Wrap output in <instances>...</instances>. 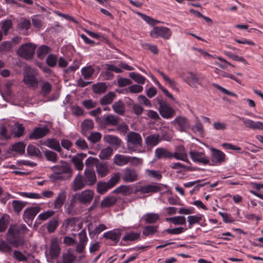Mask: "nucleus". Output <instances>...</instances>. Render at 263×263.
<instances>
[{
	"label": "nucleus",
	"mask_w": 263,
	"mask_h": 263,
	"mask_svg": "<svg viewBox=\"0 0 263 263\" xmlns=\"http://www.w3.org/2000/svg\"><path fill=\"white\" fill-rule=\"evenodd\" d=\"M38 75L39 72L36 69L30 67H27L24 72L23 82L29 88L35 90L39 86Z\"/></svg>",
	"instance_id": "1"
},
{
	"label": "nucleus",
	"mask_w": 263,
	"mask_h": 263,
	"mask_svg": "<svg viewBox=\"0 0 263 263\" xmlns=\"http://www.w3.org/2000/svg\"><path fill=\"white\" fill-rule=\"evenodd\" d=\"M7 241L15 247H17L23 244V236L20 233V229L18 226L11 225L10 226L6 234Z\"/></svg>",
	"instance_id": "2"
},
{
	"label": "nucleus",
	"mask_w": 263,
	"mask_h": 263,
	"mask_svg": "<svg viewBox=\"0 0 263 263\" xmlns=\"http://www.w3.org/2000/svg\"><path fill=\"white\" fill-rule=\"evenodd\" d=\"M155 101L159 104L158 111L163 118L168 119L175 116V110L161 97H157Z\"/></svg>",
	"instance_id": "3"
},
{
	"label": "nucleus",
	"mask_w": 263,
	"mask_h": 263,
	"mask_svg": "<svg viewBox=\"0 0 263 263\" xmlns=\"http://www.w3.org/2000/svg\"><path fill=\"white\" fill-rule=\"evenodd\" d=\"M36 46L30 43H27L21 45L17 51V54L22 58L28 60L32 59Z\"/></svg>",
	"instance_id": "4"
},
{
	"label": "nucleus",
	"mask_w": 263,
	"mask_h": 263,
	"mask_svg": "<svg viewBox=\"0 0 263 263\" xmlns=\"http://www.w3.org/2000/svg\"><path fill=\"white\" fill-rule=\"evenodd\" d=\"M142 139L141 135L134 132H130L127 135V146L130 151L134 152L135 146H141Z\"/></svg>",
	"instance_id": "5"
},
{
	"label": "nucleus",
	"mask_w": 263,
	"mask_h": 263,
	"mask_svg": "<svg viewBox=\"0 0 263 263\" xmlns=\"http://www.w3.org/2000/svg\"><path fill=\"white\" fill-rule=\"evenodd\" d=\"M149 35L153 38L160 37L164 40H168L172 35V31L170 28L166 27L154 26L150 31Z\"/></svg>",
	"instance_id": "6"
},
{
	"label": "nucleus",
	"mask_w": 263,
	"mask_h": 263,
	"mask_svg": "<svg viewBox=\"0 0 263 263\" xmlns=\"http://www.w3.org/2000/svg\"><path fill=\"white\" fill-rule=\"evenodd\" d=\"M171 124L180 132H186L190 128L191 125L187 118L182 116H178L171 122Z\"/></svg>",
	"instance_id": "7"
},
{
	"label": "nucleus",
	"mask_w": 263,
	"mask_h": 263,
	"mask_svg": "<svg viewBox=\"0 0 263 263\" xmlns=\"http://www.w3.org/2000/svg\"><path fill=\"white\" fill-rule=\"evenodd\" d=\"M121 177L124 182L132 183L137 181L139 179V175L135 169L126 167L123 170Z\"/></svg>",
	"instance_id": "8"
},
{
	"label": "nucleus",
	"mask_w": 263,
	"mask_h": 263,
	"mask_svg": "<svg viewBox=\"0 0 263 263\" xmlns=\"http://www.w3.org/2000/svg\"><path fill=\"white\" fill-rule=\"evenodd\" d=\"M95 192L91 190H85L81 192L76 193L74 197L81 203L88 204L92 200Z\"/></svg>",
	"instance_id": "9"
},
{
	"label": "nucleus",
	"mask_w": 263,
	"mask_h": 263,
	"mask_svg": "<svg viewBox=\"0 0 263 263\" xmlns=\"http://www.w3.org/2000/svg\"><path fill=\"white\" fill-rule=\"evenodd\" d=\"M51 170L53 172L58 175L67 174L69 178L71 177L72 174L71 167L67 162L63 161H61L60 164L52 166Z\"/></svg>",
	"instance_id": "10"
},
{
	"label": "nucleus",
	"mask_w": 263,
	"mask_h": 263,
	"mask_svg": "<svg viewBox=\"0 0 263 263\" xmlns=\"http://www.w3.org/2000/svg\"><path fill=\"white\" fill-rule=\"evenodd\" d=\"M189 154L191 159L194 162L202 164H210V159L204 153L196 151H191L190 152Z\"/></svg>",
	"instance_id": "11"
},
{
	"label": "nucleus",
	"mask_w": 263,
	"mask_h": 263,
	"mask_svg": "<svg viewBox=\"0 0 263 263\" xmlns=\"http://www.w3.org/2000/svg\"><path fill=\"white\" fill-rule=\"evenodd\" d=\"M61 252V248L60 247L58 239L57 237L51 239L49 246V253L51 259L58 258Z\"/></svg>",
	"instance_id": "12"
},
{
	"label": "nucleus",
	"mask_w": 263,
	"mask_h": 263,
	"mask_svg": "<svg viewBox=\"0 0 263 263\" xmlns=\"http://www.w3.org/2000/svg\"><path fill=\"white\" fill-rule=\"evenodd\" d=\"M84 180L88 186H92L97 182V176L93 168L86 167L84 172Z\"/></svg>",
	"instance_id": "13"
},
{
	"label": "nucleus",
	"mask_w": 263,
	"mask_h": 263,
	"mask_svg": "<svg viewBox=\"0 0 263 263\" xmlns=\"http://www.w3.org/2000/svg\"><path fill=\"white\" fill-rule=\"evenodd\" d=\"M49 132V129L46 126L41 127H35L33 132L29 134V138L32 140L41 139L48 135Z\"/></svg>",
	"instance_id": "14"
},
{
	"label": "nucleus",
	"mask_w": 263,
	"mask_h": 263,
	"mask_svg": "<svg viewBox=\"0 0 263 263\" xmlns=\"http://www.w3.org/2000/svg\"><path fill=\"white\" fill-rule=\"evenodd\" d=\"M202 78V77H199L192 72H188V76L185 78L184 81L190 86L196 88L198 85L201 84V80Z\"/></svg>",
	"instance_id": "15"
},
{
	"label": "nucleus",
	"mask_w": 263,
	"mask_h": 263,
	"mask_svg": "<svg viewBox=\"0 0 263 263\" xmlns=\"http://www.w3.org/2000/svg\"><path fill=\"white\" fill-rule=\"evenodd\" d=\"M162 187L158 184H148L146 185L141 186L139 187V192L141 194L155 193L160 192Z\"/></svg>",
	"instance_id": "16"
},
{
	"label": "nucleus",
	"mask_w": 263,
	"mask_h": 263,
	"mask_svg": "<svg viewBox=\"0 0 263 263\" xmlns=\"http://www.w3.org/2000/svg\"><path fill=\"white\" fill-rule=\"evenodd\" d=\"M86 185H87L83 176L81 174H78L72 182L71 188L73 191L76 192L84 188Z\"/></svg>",
	"instance_id": "17"
},
{
	"label": "nucleus",
	"mask_w": 263,
	"mask_h": 263,
	"mask_svg": "<svg viewBox=\"0 0 263 263\" xmlns=\"http://www.w3.org/2000/svg\"><path fill=\"white\" fill-rule=\"evenodd\" d=\"M96 170L99 177H104L110 172L108 164L106 162H99L96 164Z\"/></svg>",
	"instance_id": "18"
},
{
	"label": "nucleus",
	"mask_w": 263,
	"mask_h": 263,
	"mask_svg": "<svg viewBox=\"0 0 263 263\" xmlns=\"http://www.w3.org/2000/svg\"><path fill=\"white\" fill-rule=\"evenodd\" d=\"M40 143L41 145L46 146L60 153L62 152V149L61 147L59 142L54 138H49L46 140H41L40 141Z\"/></svg>",
	"instance_id": "19"
},
{
	"label": "nucleus",
	"mask_w": 263,
	"mask_h": 263,
	"mask_svg": "<svg viewBox=\"0 0 263 263\" xmlns=\"http://www.w3.org/2000/svg\"><path fill=\"white\" fill-rule=\"evenodd\" d=\"M120 118L114 115H107L102 120L100 121V124L104 127L108 126H116L118 124Z\"/></svg>",
	"instance_id": "20"
},
{
	"label": "nucleus",
	"mask_w": 263,
	"mask_h": 263,
	"mask_svg": "<svg viewBox=\"0 0 263 263\" xmlns=\"http://www.w3.org/2000/svg\"><path fill=\"white\" fill-rule=\"evenodd\" d=\"M210 150L213 162L218 164L224 162L226 155L222 151L214 147L211 148Z\"/></svg>",
	"instance_id": "21"
},
{
	"label": "nucleus",
	"mask_w": 263,
	"mask_h": 263,
	"mask_svg": "<svg viewBox=\"0 0 263 263\" xmlns=\"http://www.w3.org/2000/svg\"><path fill=\"white\" fill-rule=\"evenodd\" d=\"M239 118L243 122L244 125L247 128L254 130H263V123L261 122H255L252 120L247 119L242 117H239Z\"/></svg>",
	"instance_id": "22"
},
{
	"label": "nucleus",
	"mask_w": 263,
	"mask_h": 263,
	"mask_svg": "<svg viewBox=\"0 0 263 263\" xmlns=\"http://www.w3.org/2000/svg\"><path fill=\"white\" fill-rule=\"evenodd\" d=\"M173 157L177 160H180L191 164L190 161L187 158L186 151L184 147L182 145L179 146L177 147L176 152L173 154Z\"/></svg>",
	"instance_id": "23"
},
{
	"label": "nucleus",
	"mask_w": 263,
	"mask_h": 263,
	"mask_svg": "<svg viewBox=\"0 0 263 263\" xmlns=\"http://www.w3.org/2000/svg\"><path fill=\"white\" fill-rule=\"evenodd\" d=\"M41 209V208L39 206L27 208L23 213L24 219L32 220L36 214L40 212Z\"/></svg>",
	"instance_id": "24"
},
{
	"label": "nucleus",
	"mask_w": 263,
	"mask_h": 263,
	"mask_svg": "<svg viewBox=\"0 0 263 263\" xmlns=\"http://www.w3.org/2000/svg\"><path fill=\"white\" fill-rule=\"evenodd\" d=\"M121 236V231L118 229L109 231L103 234L104 238L107 239H110L116 243L119 242Z\"/></svg>",
	"instance_id": "25"
},
{
	"label": "nucleus",
	"mask_w": 263,
	"mask_h": 263,
	"mask_svg": "<svg viewBox=\"0 0 263 263\" xmlns=\"http://www.w3.org/2000/svg\"><path fill=\"white\" fill-rule=\"evenodd\" d=\"M130 157L120 154L115 155L113 159L114 163L119 166L127 164L130 162Z\"/></svg>",
	"instance_id": "26"
},
{
	"label": "nucleus",
	"mask_w": 263,
	"mask_h": 263,
	"mask_svg": "<svg viewBox=\"0 0 263 263\" xmlns=\"http://www.w3.org/2000/svg\"><path fill=\"white\" fill-rule=\"evenodd\" d=\"M107 229V227L104 224H100L97 226L95 229L92 230V223H89L88 224V230L89 236L91 238L93 237L96 235H98L104 230Z\"/></svg>",
	"instance_id": "27"
},
{
	"label": "nucleus",
	"mask_w": 263,
	"mask_h": 263,
	"mask_svg": "<svg viewBox=\"0 0 263 263\" xmlns=\"http://www.w3.org/2000/svg\"><path fill=\"white\" fill-rule=\"evenodd\" d=\"M112 193L128 196L133 193V187L130 185H121L114 190Z\"/></svg>",
	"instance_id": "28"
},
{
	"label": "nucleus",
	"mask_w": 263,
	"mask_h": 263,
	"mask_svg": "<svg viewBox=\"0 0 263 263\" xmlns=\"http://www.w3.org/2000/svg\"><path fill=\"white\" fill-rule=\"evenodd\" d=\"M86 156V154H78L76 156H73L71 161L74 164L75 168L79 170L82 171L83 169L84 164L83 163V159Z\"/></svg>",
	"instance_id": "29"
},
{
	"label": "nucleus",
	"mask_w": 263,
	"mask_h": 263,
	"mask_svg": "<svg viewBox=\"0 0 263 263\" xmlns=\"http://www.w3.org/2000/svg\"><path fill=\"white\" fill-rule=\"evenodd\" d=\"M155 157L157 159H171L173 158V153L170 152L164 148H157L155 152Z\"/></svg>",
	"instance_id": "30"
},
{
	"label": "nucleus",
	"mask_w": 263,
	"mask_h": 263,
	"mask_svg": "<svg viewBox=\"0 0 263 263\" xmlns=\"http://www.w3.org/2000/svg\"><path fill=\"white\" fill-rule=\"evenodd\" d=\"M117 201V198L112 195H109L104 198L101 202L100 206L102 208H109L115 204Z\"/></svg>",
	"instance_id": "31"
},
{
	"label": "nucleus",
	"mask_w": 263,
	"mask_h": 263,
	"mask_svg": "<svg viewBox=\"0 0 263 263\" xmlns=\"http://www.w3.org/2000/svg\"><path fill=\"white\" fill-rule=\"evenodd\" d=\"M142 218L146 223L152 224L156 222L160 219V215L158 213H148L144 215Z\"/></svg>",
	"instance_id": "32"
},
{
	"label": "nucleus",
	"mask_w": 263,
	"mask_h": 263,
	"mask_svg": "<svg viewBox=\"0 0 263 263\" xmlns=\"http://www.w3.org/2000/svg\"><path fill=\"white\" fill-rule=\"evenodd\" d=\"M112 108L114 111L119 115L123 116L125 112V105L121 100L115 102L112 104Z\"/></svg>",
	"instance_id": "33"
},
{
	"label": "nucleus",
	"mask_w": 263,
	"mask_h": 263,
	"mask_svg": "<svg viewBox=\"0 0 263 263\" xmlns=\"http://www.w3.org/2000/svg\"><path fill=\"white\" fill-rule=\"evenodd\" d=\"M66 192L65 191H61L54 201V209H60L66 200Z\"/></svg>",
	"instance_id": "34"
},
{
	"label": "nucleus",
	"mask_w": 263,
	"mask_h": 263,
	"mask_svg": "<svg viewBox=\"0 0 263 263\" xmlns=\"http://www.w3.org/2000/svg\"><path fill=\"white\" fill-rule=\"evenodd\" d=\"M81 126V133L85 135L88 130L93 128V122L91 119H85L82 122Z\"/></svg>",
	"instance_id": "35"
},
{
	"label": "nucleus",
	"mask_w": 263,
	"mask_h": 263,
	"mask_svg": "<svg viewBox=\"0 0 263 263\" xmlns=\"http://www.w3.org/2000/svg\"><path fill=\"white\" fill-rule=\"evenodd\" d=\"M160 141V136L158 134H155L148 136L145 138V143L147 146H154L156 145Z\"/></svg>",
	"instance_id": "36"
},
{
	"label": "nucleus",
	"mask_w": 263,
	"mask_h": 263,
	"mask_svg": "<svg viewBox=\"0 0 263 263\" xmlns=\"http://www.w3.org/2000/svg\"><path fill=\"white\" fill-rule=\"evenodd\" d=\"M52 90L51 84L47 81H43L41 85L40 93L43 97H46L49 94Z\"/></svg>",
	"instance_id": "37"
},
{
	"label": "nucleus",
	"mask_w": 263,
	"mask_h": 263,
	"mask_svg": "<svg viewBox=\"0 0 263 263\" xmlns=\"http://www.w3.org/2000/svg\"><path fill=\"white\" fill-rule=\"evenodd\" d=\"M104 140L107 143L111 145L118 146H120L122 143L121 140L119 137L116 136L111 135H108L105 136L104 137Z\"/></svg>",
	"instance_id": "38"
},
{
	"label": "nucleus",
	"mask_w": 263,
	"mask_h": 263,
	"mask_svg": "<svg viewBox=\"0 0 263 263\" xmlns=\"http://www.w3.org/2000/svg\"><path fill=\"white\" fill-rule=\"evenodd\" d=\"M76 258V256L69 250L62 254L63 263H74Z\"/></svg>",
	"instance_id": "39"
},
{
	"label": "nucleus",
	"mask_w": 263,
	"mask_h": 263,
	"mask_svg": "<svg viewBox=\"0 0 263 263\" xmlns=\"http://www.w3.org/2000/svg\"><path fill=\"white\" fill-rule=\"evenodd\" d=\"M116 97V95L113 92H109L104 96L100 100V103L101 105H105L111 104Z\"/></svg>",
	"instance_id": "40"
},
{
	"label": "nucleus",
	"mask_w": 263,
	"mask_h": 263,
	"mask_svg": "<svg viewBox=\"0 0 263 263\" xmlns=\"http://www.w3.org/2000/svg\"><path fill=\"white\" fill-rule=\"evenodd\" d=\"M27 152L28 155L30 156H35L39 158L42 157V153L40 149L33 145L29 144L27 148Z\"/></svg>",
	"instance_id": "41"
},
{
	"label": "nucleus",
	"mask_w": 263,
	"mask_h": 263,
	"mask_svg": "<svg viewBox=\"0 0 263 263\" xmlns=\"http://www.w3.org/2000/svg\"><path fill=\"white\" fill-rule=\"evenodd\" d=\"M112 148L110 147H107L101 151L99 155V157L102 160L108 159L112 155Z\"/></svg>",
	"instance_id": "42"
},
{
	"label": "nucleus",
	"mask_w": 263,
	"mask_h": 263,
	"mask_svg": "<svg viewBox=\"0 0 263 263\" xmlns=\"http://www.w3.org/2000/svg\"><path fill=\"white\" fill-rule=\"evenodd\" d=\"M146 175L149 178H153L157 180H160L162 177V174L160 171L153 170H146L145 172Z\"/></svg>",
	"instance_id": "43"
},
{
	"label": "nucleus",
	"mask_w": 263,
	"mask_h": 263,
	"mask_svg": "<svg viewBox=\"0 0 263 263\" xmlns=\"http://www.w3.org/2000/svg\"><path fill=\"white\" fill-rule=\"evenodd\" d=\"M51 51V49L49 47L46 45H42L40 46L37 50V57L43 60Z\"/></svg>",
	"instance_id": "44"
},
{
	"label": "nucleus",
	"mask_w": 263,
	"mask_h": 263,
	"mask_svg": "<svg viewBox=\"0 0 263 263\" xmlns=\"http://www.w3.org/2000/svg\"><path fill=\"white\" fill-rule=\"evenodd\" d=\"M94 93L101 94L104 93L107 89V86L104 83H98L92 86Z\"/></svg>",
	"instance_id": "45"
},
{
	"label": "nucleus",
	"mask_w": 263,
	"mask_h": 263,
	"mask_svg": "<svg viewBox=\"0 0 263 263\" xmlns=\"http://www.w3.org/2000/svg\"><path fill=\"white\" fill-rule=\"evenodd\" d=\"M158 226H147L144 227L142 234L145 236L152 235L157 232Z\"/></svg>",
	"instance_id": "46"
},
{
	"label": "nucleus",
	"mask_w": 263,
	"mask_h": 263,
	"mask_svg": "<svg viewBox=\"0 0 263 263\" xmlns=\"http://www.w3.org/2000/svg\"><path fill=\"white\" fill-rule=\"evenodd\" d=\"M171 167L178 170L177 173H180L182 171H192L190 166H186L179 162L173 163L170 165Z\"/></svg>",
	"instance_id": "47"
},
{
	"label": "nucleus",
	"mask_w": 263,
	"mask_h": 263,
	"mask_svg": "<svg viewBox=\"0 0 263 263\" xmlns=\"http://www.w3.org/2000/svg\"><path fill=\"white\" fill-rule=\"evenodd\" d=\"M110 189L107 182H99L97 185V191L100 194H104Z\"/></svg>",
	"instance_id": "48"
},
{
	"label": "nucleus",
	"mask_w": 263,
	"mask_h": 263,
	"mask_svg": "<svg viewBox=\"0 0 263 263\" xmlns=\"http://www.w3.org/2000/svg\"><path fill=\"white\" fill-rule=\"evenodd\" d=\"M44 155L48 161L55 163L58 161V155L54 152L50 150H46L44 151Z\"/></svg>",
	"instance_id": "49"
},
{
	"label": "nucleus",
	"mask_w": 263,
	"mask_h": 263,
	"mask_svg": "<svg viewBox=\"0 0 263 263\" xmlns=\"http://www.w3.org/2000/svg\"><path fill=\"white\" fill-rule=\"evenodd\" d=\"M120 179H121V174L119 172H117L115 173L107 182L110 187L112 188L119 182Z\"/></svg>",
	"instance_id": "50"
},
{
	"label": "nucleus",
	"mask_w": 263,
	"mask_h": 263,
	"mask_svg": "<svg viewBox=\"0 0 263 263\" xmlns=\"http://www.w3.org/2000/svg\"><path fill=\"white\" fill-rule=\"evenodd\" d=\"M59 226V221L57 218H53L47 223V229L48 232L53 233Z\"/></svg>",
	"instance_id": "51"
},
{
	"label": "nucleus",
	"mask_w": 263,
	"mask_h": 263,
	"mask_svg": "<svg viewBox=\"0 0 263 263\" xmlns=\"http://www.w3.org/2000/svg\"><path fill=\"white\" fill-rule=\"evenodd\" d=\"M12 205L14 212L19 213L26 206V203L20 200H13Z\"/></svg>",
	"instance_id": "52"
},
{
	"label": "nucleus",
	"mask_w": 263,
	"mask_h": 263,
	"mask_svg": "<svg viewBox=\"0 0 263 263\" xmlns=\"http://www.w3.org/2000/svg\"><path fill=\"white\" fill-rule=\"evenodd\" d=\"M25 146L26 145L23 142H18L12 145L11 150L21 154H23L25 152Z\"/></svg>",
	"instance_id": "53"
},
{
	"label": "nucleus",
	"mask_w": 263,
	"mask_h": 263,
	"mask_svg": "<svg viewBox=\"0 0 263 263\" xmlns=\"http://www.w3.org/2000/svg\"><path fill=\"white\" fill-rule=\"evenodd\" d=\"M94 72L95 69L91 66L85 67L81 69L82 74L85 79H89Z\"/></svg>",
	"instance_id": "54"
},
{
	"label": "nucleus",
	"mask_w": 263,
	"mask_h": 263,
	"mask_svg": "<svg viewBox=\"0 0 263 263\" xmlns=\"http://www.w3.org/2000/svg\"><path fill=\"white\" fill-rule=\"evenodd\" d=\"M129 77L135 81V82L141 84H144L146 79L145 77L142 76L139 73H136L134 72H130L129 73Z\"/></svg>",
	"instance_id": "55"
},
{
	"label": "nucleus",
	"mask_w": 263,
	"mask_h": 263,
	"mask_svg": "<svg viewBox=\"0 0 263 263\" xmlns=\"http://www.w3.org/2000/svg\"><path fill=\"white\" fill-rule=\"evenodd\" d=\"M140 235V233L129 232L126 233L124 236L122 238V239L125 241H134L139 239Z\"/></svg>",
	"instance_id": "56"
},
{
	"label": "nucleus",
	"mask_w": 263,
	"mask_h": 263,
	"mask_svg": "<svg viewBox=\"0 0 263 263\" xmlns=\"http://www.w3.org/2000/svg\"><path fill=\"white\" fill-rule=\"evenodd\" d=\"M78 219L76 217H71L66 219L64 220L62 227H64L65 229H68L69 228L74 227L76 225V221Z\"/></svg>",
	"instance_id": "57"
},
{
	"label": "nucleus",
	"mask_w": 263,
	"mask_h": 263,
	"mask_svg": "<svg viewBox=\"0 0 263 263\" xmlns=\"http://www.w3.org/2000/svg\"><path fill=\"white\" fill-rule=\"evenodd\" d=\"M102 135L99 132H92L87 137L88 140L92 143H96L101 139Z\"/></svg>",
	"instance_id": "58"
},
{
	"label": "nucleus",
	"mask_w": 263,
	"mask_h": 263,
	"mask_svg": "<svg viewBox=\"0 0 263 263\" xmlns=\"http://www.w3.org/2000/svg\"><path fill=\"white\" fill-rule=\"evenodd\" d=\"M191 129L195 134H198L200 136H202L204 133L203 126L199 121H198L195 125L193 126Z\"/></svg>",
	"instance_id": "59"
},
{
	"label": "nucleus",
	"mask_w": 263,
	"mask_h": 263,
	"mask_svg": "<svg viewBox=\"0 0 263 263\" xmlns=\"http://www.w3.org/2000/svg\"><path fill=\"white\" fill-rule=\"evenodd\" d=\"M157 72L162 77L163 80L168 83L169 85L171 87L174 88L177 85V82H175L174 80L171 79L164 72L159 70L157 71Z\"/></svg>",
	"instance_id": "60"
},
{
	"label": "nucleus",
	"mask_w": 263,
	"mask_h": 263,
	"mask_svg": "<svg viewBox=\"0 0 263 263\" xmlns=\"http://www.w3.org/2000/svg\"><path fill=\"white\" fill-rule=\"evenodd\" d=\"M47 64L51 67H54L57 63L58 58L55 55L50 54L46 58Z\"/></svg>",
	"instance_id": "61"
},
{
	"label": "nucleus",
	"mask_w": 263,
	"mask_h": 263,
	"mask_svg": "<svg viewBox=\"0 0 263 263\" xmlns=\"http://www.w3.org/2000/svg\"><path fill=\"white\" fill-rule=\"evenodd\" d=\"M15 130L14 131V136L16 137L22 136L24 133L25 128L22 124L16 123L14 125Z\"/></svg>",
	"instance_id": "62"
},
{
	"label": "nucleus",
	"mask_w": 263,
	"mask_h": 263,
	"mask_svg": "<svg viewBox=\"0 0 263 263\" xmlns=\"http://www.w3.org/2000/svg\"><path fill=\"white\" fill-rule=\"evenodd\" d=\"M18 26L21 30H28L31 26V22L29 20L23 18L18 23Z\"/></svg>",
	"instance_id": "63"
},
{
	"label": "nucleus",
	"mask_w": 263,
	"mask_h": 263,
	"mask_svg": "<svg viewBox=\"0 0 263 263\" xmlns=\"http://www.w3.org/2000/svg\"><path fill=\"white\" fill-rule=\"evenodd\" d=\"M55 213V212L51 210L46 211L43 213L40 214L38 216V219L45 221L49 218L52 217Z\"/></svg>",
	"instance_id": "64"
}]
</instances>
